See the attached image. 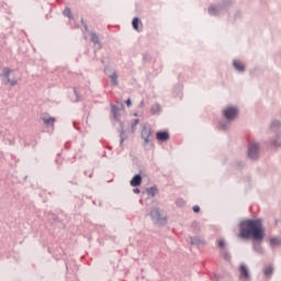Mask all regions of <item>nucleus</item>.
<instances>
[{"mask_svg": "<svg viewBox=\"0 0 281 281\" xmlns=\"http://www.w3.org/2000/svg\"><path fill=\"white\" fill-rule=\"evenodd\" d=\"M91 42L98 45V49H102V43L100 42V36L95 32L91 33Z\"/></svg>", "mask_w": 281, "mask_h": 281, "instance_id": "20", "label": "nucleus"}, {"mask_svg": "<svg viewBox=\"0 0 281 281\" xmlns=\"http://www.w3.org/2000/svg\"><path fill=\"white\" fill-rule=\"evenodd\" d=\"M83 175H86V176L89 175V171H88V170H85V171H83Z\"/></svg>", "mask_w": 281, "mask_h": 281, "instance_id": "52", "label": "nucleus"}, {"mask_svg": "<svg viewBox=\"0 0 281 281\" xmlns=\"http://www.w3.org/2000/svg\"><path fill=\"white\" fill-rule=\"evenodd\" d=\"M103 157H106V151L103 153Z\"/></svg>", "mask_w": 281, "mask_h": 281, "instance_id": "56", "label": "nucleus"}, {"mask_svg": "<svg viewBox=\"0 0 281 281\" xmlns=\"http://www.w3.org/2000/svg\"><path fill=\"white\" fill-rule=\"evenodd\" d=\"M116 132L120 133V147L124 146V142H126L128 135H126V132L124 131V127H116Z\"/></svg>", "mask_w": 281, "mask_h": 281, "instance_id": "18", "label": "nucleus"}, {"mask_svg": "<svg viewBox=\"0 0 281 281\" xmlns=\"http://www.w3.org/2000/svg\"><path fill=\"white\" fill-rule=\"evenodd\" d=\"M45 126H54L56 124V117L54 116H48V117H42Z\"/></svg>", "mask_w": 281, "mask_h": 281, "instance_id": "24", "label": "nucleus"}, {"mask_svg": "<svg viewBox=\"0 0 281 281\" xmlns=\"http://www.w3.org/2000/svg\"><path fill=\"white\" fill-rule=\"evenodd\" d=\"M138 203H139L140 205H144V200L140 199V200L138 201Z\"/></svg>", "mask_w": 281, "mask_h": 281, "instance_id": "50", "label": "nucleus"}, {"mask_svg": "<svg viewBox=\"0 0 281 281\" xmlns=\"http://www.w3.org/2000/svg\"><path fill=\"white\" fill-rule=\"evenodd\" d=\"M239 115L240 109H238V105H227L222 110V117L224 119L218 121L217 130L227 133L232 126V122H236V119L239 117Z\"/></svg>", "mask_w": 281, "mask_h": 281, "instance_id": "2", "label": "nucleus"}, {"mask_svg": "<svg viewBox=\"0 0 281 281\" xmlns=\"http://www.w3.org/2000/svg\"><path fill=\"white\" fill-rule=\"evenodd\" d=\"M190 243L191 245H195V247H199V245H201L203 240H201V237L194 236V237H190Z\"/></svg>", "mask_w": 281, "mask_h": 281, "instance_id": "29", "label": "nucleus"}, {"mask_svg": "<svg viewBox=\"0 0 281 281\" xmlns=\"http://www.w3.org/2000/svg\"><path fill=\"white\" fill-rule=\"evenodd\" d=\"M98 243H99V245L102 247V245H104V241L102 240V239H98Z\"/></svg>", "mask_w": 281, "mask_h": 281, "instance_id": "45", "label": "nucleus"}, {"mask_svg": "<svg viewBox=\"0 0 281 281\" xmlns=\"http://www.w3.org/2000/svg\"><path fill=\"white\" fill-rule=\"evenodd\" d=\"M98 227H99V226H98V225H95V229H98Z\"/></svg>", "mask_w": 281, "mask_h": 281, "instance_id": "63", "label": "nucleus"}, {"mask_svg": "<svg viewBox=\"0 0 281 281\" xmlns=\"http://www.w3.org/2000/svg\"><path fill=\"white\" fill-rule=\"evenodd\" d=\"M63 14L69 19V21L74 20V14H71V9L69 7H66L63 11Z\"/></svg>", "mask_w": 281, "mask_h": 281, "instance_id": "30", "label": "nucleus"}, {"mask_svg": "<svg viewBox=\"0 0 281 281\" xmlns=\"http://www.w3.org/2000/svg\"><path fill=\"white\" fill-rule=\"evenodd\" d=\"M65 148H66L67 150H69V148H71V144H70V143H66V144H65Z\"/></svg>", "mask_w": 281, "mask_h": 281, "instance_id": "43", "label": "nucleus"}, {"mask_svg": "<svg viewBox=\"0 0 281 281\" xmlns=\"http://www.w3.org/2000/svg\"><path fill=\"white\" fill-rule=\"evenodd\" d=\"M125 104H126L127 109H131V106H133V101L131 100V98L125 100Z\"/></svg>", "mask_w": 281, "mask_h": 281, "instance_id": "39", "label": "nucleus"}, {"mask_svg": "<svg viewBox=\"0 0 281 281\" xmlns=\"http://www.w3.org/2000/svg\"><path fill=\"white\" fill-rule=\"evenodd\" d=\"M74 126H75V128H77V131H78V126L76 125V123H74Z\"/></svg>", "mask_w": 281, "mask_h": 281, "instance_id": "53", "label": "nucleus"}, {"mask_svg": "<svg viewBox=\"0 0 281 281\" xmlns=\"http://www.w3.org/2000/svg\"><path fill=\"white\" fill-rule=\"evenodd\" d=\"M111 113L113 115L112 124L115 126V124H119L120 128H124V123L122 122V119H120V106L116 104L111 103Z\"/></svg>", "mask_w": 281, "mask_h": 281, "instance_id": "6", "label": "nucleus"}, {"mask_svg": "<svg viewBox=\"0 0 281 281\" xmlns=\"http://www.w3.org/2000/svg\"><path fill=\"white\" fill-rule=\"evenodd\" d=\"M150 135H153V128H147L146 125L143 126L142 132H140V137L142 139H144V145H150V146H155V144L153 143V140H150Z\"/></svg>", "mask_w": 281, "mask_h": 281, "instance_id": "9", "label": "nucleus"}, {"mask_svg": "<svg viewBox=\"0 0 281 281\" xmlns=\"http://www.w3.org/2000/svg\"><path fill=\"white\" fill-rule=\"evenodd\" d=\"M70 183H72V186H78V182L74 180H71Z\"/></svg>", "mask_w": 281, "mask_h": 281, "instance_id": "48", "label": "nucleus"}, {"mask_svg": "<svg viewBox=\"0 0 281 281\" xmlns=\"http://www.w3.org/2000/svg\"><path fill=\"white\" fill-rule=\"evenodd\" d=\"M55 161H56V164H58V159H56Z\"/></svg>", "mask_w": 281, "mask_h": 281, "instance_id": "62", "label": "nucleus"}, {"mask_svg": "<svg viewBox=\"0 0 281 281\" xmlns=\"http://www.w3.org/2000/svg\"><path fill=\"white\" fill-rule=\"evenodd\" d=\"M133 192H134V194H139L142 192V190L137 187H134Z\"/></svg>", "mask_w": 281, "mask_h": 281, "instance_id": "40", "label": "nucleus"}, {"mask_svg": "<svg viewBox=\"0 0 281 281\" xmlns=\"http://www.w3.org/2000/svg\"><path fill=\"white\" fill-rule=\"evenodd\" d=\"M10 74H12V70L10 67H4L2 69V72L0 74L2 83L10 85L11 87H15V85H18L19 81L16 79H10Z\"/></svg>", "mask_w": 281, "mask_h": 281, "instance_id": "5", "label": "nucleus"}, {"mask_svg": "<svg viewBox=\"0 0 281 281\" xmlns=\"http://www.w3.org/2000/svg\"><path fill=\"white\" fill-rule=\"evenodd\" d=\"M111 85L112 87H117L120 82L117 81V71H113L112 75L110 76Z\"/></svg>", "mask_w": 281, "mask_h": 281, "instance_id": "27", "label": "nucleus"}, {"mask_svg": "<svg viewBox=\"0 0 281 281\" xmlns=\"http://www.w3.org/2000/svg\"><path fill=\"white\" fill-rule=\"evenodd\" d=\"M83 29L86 32H89V25L87 23H83Z\"/></svg>", "mask_w": 281, "mask_h": 281, "instance_id": "42", "label": "nucleus"}, {"mask_svg": "<svg viewBox=\"0 0 281 281\" xmlns=\"http://www.w3.org/2000/svg\"><path fill=\"white\" fill-rule=\"evenodd\" d=\"M144 172H146V167L144 165H138V173H135L130 181L132 188H139V186H142L144 181L142 175H144Z\"/></svg>", "mask_w": 281, "mask_h": 281, "instance_id": "4", "label": "nucleus"}, {"mask_svg": "<svg viewBox=\"0 0 281 281\" xmlns=\"http://www.w3.org/2000/svg\"><path fill=\"white\" fill-rule=\"evenodd\" d=\"M176 205H177L178 207H183V206L186 205V200H183V199H181V198L177 199V200H176Z\"/></svg>", "mask_w": 281, "mask_h": 281, "instance_id": "35", "label": "nucleus"}, {"mask_svg": "<svg viewBox=\"0 0 281 281\" xmlns=\"http://www.w3.org/2000/svg\"><path fill=\"white\" fill-rule=\"evenodd\" d=\"M241 16H243V13H240V11L237 10V11L235 12V14H234V20H235V21H239V19H241Z\"/></svg>", "mask_w": 281, "mask_h": 281, "instance_id": "37", "label": "nucleus"}, {"mask_svg": "<svg viewBox=\"0 0 281 281\" xmlns=\"http://www.w3.org/2000/svg\"><path fill=\"white\" fill-rule=\"evenodd\" d=\"M113 181V179L109 180L108 183H111Z\"/></svg>", "mask_w": 281, "mask_h": 281, "instance_id": "57", "label": "nucleus"}, {"mask_svg": "<svg viewBox=\"0 0 281 281\" xmlns=\"http://www.w3.org/2000/svg\"><path fill=\"white\" fill-rule=\"evenodd\" d=\"M92 204L95 205V200L92 201Z\"/></svg>", "mask_w": 281, "mask_h": 281, "instance_id": "58", "label": "nucleus"}, {"mask_svg": "<svg viewBox=\"0 0 281 281\" xmlns=\"http://www.w3.org/2000/svg\"><path fill=\"white\" fill-rule=\"evenodd\" d=\"M149 216L151 221H158V223L162 221V223H168L167 217L161 218V211H159V207L153 209L149 213Z\"/></svg>", "mask_w": 281, "mask_h": 281, "instance_id": "11", "label": "nucleus"}, {"mask_svg": "<svg viewBox=\"0 0 281 281\" xmlns=\"http://www.w3.org/2000/svg\"><path fill=\"white\" fill-rule=\"evenodd\" d=\"M88 177H89V179L93 178V169L89 172Z\"/></svg>", "mask_w": 281, "mask_h": 281, "instance_id": "44", "label": "nucleus"}, {"mask_svg": "<svg viewBox=\"0 0 281 281\" xmlns=\"http://www.w3.org/2000/svg\"><path fill=\"white\" fill-rule=\"evenodd\" d=\"M81 25H85V23H87V22H85V19L83 18H81Z\"/></svg>", "mask_w": 281, "mask_h": 281, "instance_id": "49", "label": "nucleus"}, {"mask_svg": "<svg viewBox=\"0 0 281 281\" xmlns=\"http://www.w3.org/2000/svg\"><path fill=\"white\" fill-rule=\"evenodd\" d=\"M109 149H110V150H112V149H113V147H109Z\"/></svg>", "mask_w": 281, "mask_h": 281, "instance_id": "61", "label": "nucleus"}, {"mask_svg": "<svg viewBox=\"0 0 281 281\" xmlns=\"http://www.w3.org/2000/svg\"><path fill=\"white\" fill-rule=\"evenodd\" d=\"M238 271H239V280L241 281L251 280V270H249V266H247V263L245 262L239 263Z\"/></svg>", "mask_w": 281, "mask_h": 281, "instance_id": "7", "label": "nucleus"}, {"mask_svg": "<svg viewBox=\"0 0 281 281\" xmlns=\"http://www.w3.org/2000/svg\"><path fill=\"white\" fill-rule=\"evenodd\" d=\"M207 14L210 16H221L223 14L222 9L218 7V4H211L207 9Z\"/></svg>", "mask_w": 281, "mask_h": 281, "instance_id": "14", "label": "nucleus"}, {"mask_svg": "<svg viewBox=\"0 0 281 281\" xmlns=\"http://www.w3.org/2000/svg\"><path fill=\"white\" fill-rule=\"evenodd\" d=\"M65 267H66V271L68 273L69 272V265L67 262H65Z\"/></svg>", "mask_w": 281, "mask_h": 281, "instance_id": "46", "label": "nucleus"}, {"mask_svg": "<svg viewBox=\"0 0 281 281\" xmlns=\"http://www.w3.org/2000/svg\"><path fill=\"white\" fill-rule=\"evenodd\" d=\"M267 231L262 217L245 218L238 223V238L241 240H249L251 243V249L258 256H265V237Z\"/></svg>", "mask_w": 281, "mask_h": 281, "instance_id": "1", "label": "nucleus"}, {"mask_svg": "<svg viewBox=\"0 0 281 281\" xmlns=\"http://www.w3.org/2000/svg\"><path fill=\"white\" fill-rule=\"evenodd\" d=\"M138 115H139V114H138L137 112L134 113V117H138Z\"/></svg>", "mask_w": 281, "mask_h": 281, "instance_id": "51", "label": "nucleus"}, {"mask_svg": "<svg viewBox=\"0 0 281 281\" xmlns=\"http://www.w3.org/2000/svg\"><path fill=\"white\" fill-rule=\"evenodd\" d=\"M193 234H201V223L193 221L191 224Z\"/></svg>", "mask_w": 281, "mask_h": 281, "instance_id": "26", "label": "nucleus"}, {"mask_svg": "<svg viewBox=\"0 0 281 281\" xmlns=\"http://www.w3.org/2000/svg\"><path fill=\"white\" fill-rule=\"evenodd\" d=\"M171 97L173 100H183V83L178 82L172 87Z\"/></svg>", "mask_w": 281, "mask_h": 281, "instance_id": "10", "label": "nucleus"}, {"mask_svg": "<svg viewBox=\"0 0 281 281\" xmlns=\"http://www.w3.org/2000/svg\"><path fill=\"white\" fill-rule=\"evenodd\" d=\"M273 271H274V268H273V266H266L265 268H263V276H265V278H271V276H273Z\"/></svg>", "mask_w": 281, "mask_h": 281, "instance_id": "23", "label": "nucleus"}, {"mask_svg": "<svg viewBox=\"0 0 281 281\" xmlns=\"http://www.w3.org/2000/svg\"><path fill=\"white\" fill-rule=\"evenodd\" d=\"M89 243H91V236L88 237Z\"/></svg>", "mask_w": 281, "mask_h": 281, "instance_id": "54", "label": "nucleus"}, {"mask_svg": "<svg viewBox=\"0 0 281 281\" xmlns=\"http://www.w3.org/2000/svg\"><path fill=\"white\" fill-rule=\"evenodd\" d=\"M217 5L220 7V10L223 12H228L229 8L234 5V0H220L217 2Z\"/></svg>", "mask_w": 281, "mask_h": 281, "instance_id": "16", "label": "nucleus"}, {"mask_svg": "<svg viewBox=\"0 0 281 281\" xmlns=\"http://www.w3.org/2000/svg\"><path fill=\"white\" fill-rule=\"evenodd\" d=\"M246 157L251 161V164H257V161H260V143H249Z\"/></svg>", "mask_w": 281, "mask_h": 281, "instance_id": "3", "label": "nucleus"}, {"mask_svg": "<svg viewBox=\"0 0 281 281\" xmlns=\"http://www.w3.org/2000/svg\"><path fill=\"white\" fill-rule=\"evenodd\" d=\"M281 246V238L278 236H273L270 238V247H280Z\"/></svg>", "mask_w": 281, "mask_h": 281, "instance_id": "25", "label": "nucleus"}, {"mask_svg": "<svg viewBox=\"0 0 281 281\" xmlns=\"http://www.w3.org/2000/svg\"><path fill=\"white\" fill-rule=\"evenodd\" d=\"M132 27L135 30V32H143L144 30V23L142 22V19L139 16H135L132 20Z\"/></svg>", "mask_w": 281, "mask_h": 281, "instance_id": "15", "label": "nucleus"}, {"mask_svg": "<svg viewBox=\"0 0 281 281\" xmlns=\"http://www.w3.org/2000/svg\"><path fill=\"white\" fill-rule=\"evenodd\" d=\"M271 146L274 148H280L281 146V133L277 132L276 137L270 140Z\"/></svg>", "mask_w": 281, "mask_h": 281, "instance_id": "19", "label": "nucleus"}, {"mask_svg": "<svg viewBox=\"0 0 281 281\" xmlns=\"http://www.w3.org/2000/svg\"><path fill=\"white\" fill-rule=\"evenodd\" d=\"M47 220H48V223H50V225H53L54 227H59V229H65V222H63V220H60L58 215L54 213H48Z\"/></svg>", "mask_w": 281, "mask_h": 281, "instance_id": "8", "label": "nucleus"}, {"mask_svg": "<svg viewBox=\"0 0 281 281\" xmlns=\"http://www.w3.org/2000/svg\"><path fill=\"white\" fill-rule=\"evenodd\" d=\"M139 124V119H134L133 122L131 123V131L135 133V127Z\"/></svg>", "mask_w": 281, "mask_h": 281, "instance_id": "34", "label": "nucleus"}, {"mask_svg": "<svg viewBox=\"0 0 281 281\" xmlns=\"http://www.w3.org/2000/svg\"><path fill=\"white\" fill-rule=\"evenodd\" d=\"M27 180V176L24 177V181Z\"/></svg>", "mask_w": 281, "mask_h": 281, "instance_id": "59", "label": "nucleus"}, {"mask_svg": "<svg viewBox=\"0 0 281 281\" xmlns=\"http://www.w3.org/2000/svg\"><path fill=\"white\" fill-rule=\"evenodd\" d=\"M223 260H225L226 262H232V254H229V251H227V249H222L220 251Z\"/></svg>", "mask_w": 281, "mask_h": 281, "instance_id": "22", "label": "nucleus"}, {"mask_svg": "<svg viewBox=\"0 0 281 281\" xmlns=\"http://www.w3.org/2000/svg\"><path fill=\"white\" fill-rule=\"evenodd\" d=\"M10 145L13 146V145H14V142H10Z\"/></svg>", "mask_w": 281, "mask_h": 281, "instance_id": "55", "label": "nucleus"}, {"mask_svg": "<svg viewBox=\"0 0 281 281\" xmlns=\"http://www.w3.org/2000/svg\"><path fill=\"white\" fill-rule=\"evenodd\" d=\"M232 66L237 74H245V71H247V65L240 59H233Z\"/></svg>", "mask_w": 281, "mask_h": 281, "instance_id": "12", "label": "nucleus"}, {"mask_svg": "<svg viewBox=\"0 0 281 281\" xmlns=\"http://www.w3.org/2000/svg\"><path fill=\"white\" fill-rule=\"evenodd\" d=\"M104 240H110L111 243H114V245H117L120 243L115 235H109V234L104 235Z\"/></svg>", "mask_w": 281, "mask_h": 281, "instance_id": "28", "label": "nucleus"}, {"mask_svg": "<svg viewBox=\"0 0 281 281\" xmlns=\"http://www.w3.org/2000/svg\"><path fill=\"white\" fill-rule=\"evenodd\" d=\"M150 113H151V115H160V113H161V104L156 103V104L151 105Z\"/></svg>", "mask_w": 281, "mask_h": 281, "instance_id": "21", "label": "nucleus"}, {"mask_svg": "<svg viewBox=\"0 0 281 281\" xmlns=\"http://www.w3.org/2000/svg\"><path fill=\"white\" fill-rule=\"evenodd\" d=\"M145 192L150 199H155L157 194H159V189L157 188V184H154L151 187L146 188Z\"/></svg>", "mask_w": 281, "mask_h": 281, "instance_id": "17", "label": "nucleus"}, {"mask_svg": "<svg viewBox=\"0 0 281 281\" xmlns=\"http://www.w3.org/2000/svg\"><path fill=\"white\" fill-rule=\"evenodd\" d=\"M192 211L194 212V214H199L201 212V206H199V204H195L192 206Z\"/></svg>", "mask_w": 281, "mask_h": 281, "instance_id": "38", "label": "nucleus"}, {"mask_svg": "<svg viewBox=\"0 0 281 281\" xmlns=\"http://www.w3.org/2000/svg\"><path fill=\"white\" fill-rule=\"evenodd\" d=\"M139 109H143V106H144V100L143 101H140V103H139Z\"/></svg>", "mask_w": 281, "mask_h": 281, "instance_id": "47", "label": "nucleus"}, {"mask_svg": "<svg viewBox=\"0 0 281 281\" xmlns=\"http://www.w3.org/2000/svg\"><path fill=\"white\" fill-rule=\"evenodd\" d=\"M142 56H143L144 65H146V63H150V60H153V56L148 52L143 53Z\"/></svg>", "mask_w": 281, "mask_h": 281, "instance_id": "31", "label": "nucleus"}, {"mask_svg": "<svg viewBox=\"0 0 281 281\" xmlns=\"http://www.w3.org/2000/svg\"><path fill=\"white\" fill-rule=\"evenodd\" d=\"M270 128H281V121L280 120H273L271 122Z\"/></svg>", "mask_w": 281, "mask_h": 281, "instance_id": "33", "label": "nucleus"}, {"mask_svg": "<svg viewBox=\"0 0 281 281\" xmlns=\"http://www.w3.org/2000/svg\"><path fill=\"white\" fill-rule=\"evenodd\" d=\"M156 139L160 143H166L170 139V132L168 130H159L156 132Z\"/></svg>", "mask_w": 281, "mask_h": 281, "instance_id": "13", "label": "nucleus"}, {"mask_svg": "<svg viewBox=\"0 0 281 281\" xmlns=\"http://www.w3.org/2000/svg\"><path fill=\"white\" fill-rule=\"evenodd\" d=\"M236 168H237V170H243L245 168V161L238 160L236 162Z\"/></svg>", "mask_w": 281, "mask_h": 281, "instance_id": "36", "label": "nucleus"}, {"mask_svg": "<svg viewBox=\"0 0 281 281\" xmlns=\"http://www.w3.org/2000/svg\"><path fill=\"white\" fill-rule=\"evenodd\" d=\"M35 147H36V144L33 145V148H35Z\"/></svg>", "mask_w": 281, "mask_h": 281, "instance_id": "60", "label": "nucleus"}, {"mask_svg": "<svg viewBox=\"0 0 281 281\" xmlns=\"http://www.w3.org/2000/svg\"><path fill=\"white\" fill-rule=\"evenodd\" d=\"M216 245L220 249H225V247H227V241H225V238H220L216 241Z\"/></svg>", "mask_w": 281, "mask_h": 281, "instance_id": "32", "label": "nucleus"}, {"mask_svg": "<svg viewBox=\"0 0 281 281\" xmlns=\"http://www.w3.org/2000/svg\"><path fill=\"white\" fill-rule=\"evenodd\" d=\"M74 93H75L77 100H80V93H78V90L76 88H74Z\"/></svg>", "mask_w": 281, "mask_h": 281, "instance_id": "41", "label": "nucleus"}]
</instances>
